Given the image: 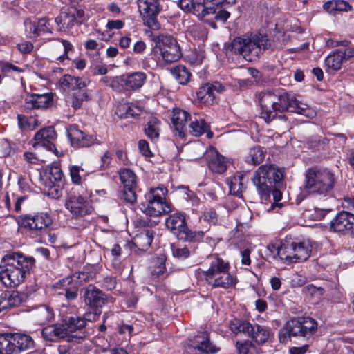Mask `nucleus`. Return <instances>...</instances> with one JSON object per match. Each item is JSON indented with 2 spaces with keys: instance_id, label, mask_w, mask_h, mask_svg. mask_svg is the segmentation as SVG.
<instances>
[{
  "instance_id": "1",
  "label": "nucleus",
  "mask_w": 354,
  "mask_h": 354,
  "mask_svg": "<svg viewBox=\"0 0 354 354\" xmlns=\"http://www.w3.org/2000/svg\"><path fill=\"white\" fill-rule=\"evenodd\" d=\"M259 102L261 106L260 115L266 122L275 119L278 113L290 110L291 112L313 118L316 113L314 109L304 103L292 93L286 92H263L259 94Z\"/></svg>"
},
{
  "instance_id": "2",
  "label": "nucleus",
  "mask_w": 354,
  "mask_h": 354,
  "mask_svg": "<svg viewBox=\"0 0 354 354\" xmlns=\"http://www.w3.org/2000/svg\"><path fill=\"white\" fill-rule=\"evenodd\" d=\"M283 178V172L272 165H262L253 174L252 182L261 200L271 202L268 211L282 206V203H279L282 197V193L279 189V187Z\"/></svg>"
},
{
  "instance_id": "3",
  "label": "nucleus",
  "mask_w": 354,
  "mask_h": 354,
  "mask_svg": "<svg viewBox=\"0 0 354 354\" xmlns=\"http://www.w3.org/2000/svg\"><path fill=\"white\" fill-rule=\"evenodd\" d=\"M35 266V259L19 252H8L0 263V281L8 288L22 283Z\"/></svg>"
},
{
  "instance_id": "4",
  "label": "nucleus",
  "mask_w": 354,
  "mask_h": 354,
  "mask_svg": "<svg viewBox=\"0 0 354 354\" xmlns=\"http://www.w3.org/2000/svg\"><path fill=\"white\" fill-rule=\"evenodd\" d=\"M270 49L273 50L271 41L267 35L261 33L252 34L247 37H236L230 46V51L250 62L257 60Z\"/></svg>"
},
{
  "instance_id": "5",
  "label": "nucleus",
  "mask_w": 354,
  "mask_h": 354,
  "mask_svg": "<svg viewBox=\"0 0 354 354\" xmlns=\"http://www.w3.org/2000/svg\"><path fill=\"white\" fill-rule=\"evenodd\" d=\"M206 263L208 268L204 271L206 282L212 288L228 289L234 286L237 279L230 272V265L217 255L207 257Z\"/></svg>"
},
{
  "instance_id": "6",
  "label": "nucleus",
  "mask_w": 354,
  "mask_h": 354,
  "mask_svg": "<svg viewBox=\"0 0 354 354\" xmlns=\"http://www.w3.org/2000/svg\"><path fill=\"white\" fill-rule=\"evenodd\" d=\"M334 174L328 169L313 167L305 176L304 190L310 194L326 195L334 187Z\"/></svg>"
},
{
  "instance_id": "7",
  "label": "nucleus",
  "mask_w": 354,
  "mask_h": 354,
  "mask_svg": "<svg viewBox=\"0 0 354 354\" xmlns=\"http://www.w3.org/2000/svg\"><path fill=\"white\" fill-rule=\"evenodd\" d=\"M167 194V189L164 186L151 188L145 194L144 201L141 203L142 212L146 215L154 217L171 212V204L166 201Z\"/></svg>"
},
{
  "instance_id": "8",
  "label": "nucleus",
  "mask_w": 354,
  "mask_h": 354,
  "mask_svg": "<svg viewBox=\"0 0 354 354\" xmlns=\"http://www.w3.org/2000/svg\"><path fill=\"white\" fill-rule=\"evenodd\" d=\"M35 344L28 335L21 333L0 334V354H20L33 349Z\"/></svg>"
},
{
  "instance_id": "9",
  "label": "nucleus",
  "mask_w": 354,
  "mask_h": 354,
  "mask_svg": "<svg viewBox=\"0 0 354 354\" xmlns=\"http://www.w3.org/2000/svg\"><path fill=\"white\" fill-rule=\"evenodd\" d=\"M317 328V324L312 318L292 319L279 332V341L285 344L291 336H300L308 339L315 333Z\"/></svg>"
},
{
  "instance_id": "10",
  "label": "nucleus",
  "mask_w": 354,
  "mask_h": 354,
  "mask_svg": "<svg viewBox=\"0 0 354 354\" xmlns=\"http://www.w3.org/2000/svg\"><path fill=\"white\" fill-rule=\"evenodd\" d=\"M312 246L306 242H296L286 239L280 244L278 257L288 263L306 261L310 256Z\"/></svg>"
},
{
  "instance_id": "11",
  "label": "nucleus",
  "mask_w": 354,
  "mask_h": 354,
  "mask_svg": "<svg viewBox=\"0 0 354 354\" xmlns=\"http://www.w3.org/2000/svg\"><path fill=\"white\" fill-rule=\"evenodd\" d=\"M166 226L178 239L186 241H195L203 236L202 231H192L189 229L185 215L181 212L170 214L166 219Z\"/></svg>"
},
{
  "instance_id": "12",
  "label": "nucleus",
  "mask_w": 354,
  "mask_h": 354,
  "mask_svg": "<svg viewBox=\"0 0 354 354\" xmlns=\"http://www.w3.org/2000/svg\"><path fill=\"white\" fill-rule=\"evenodd\" d=\"M151 36L155 44V50L160 52L162 62L170 64L180 59L182 53L175 38L168 35H152Z\"/></svg>"
},
{
  "instance_id": "13",
  "label": "nucleus",
  "mask_w": 354,
  "mask_h": 354,
  "mask_svg": "<svg viewBox=\"0 0 354 354\" xmlns=\"http://www.w3.org/2000/svg\"><path fill=\"white\" fill-rule=\"evenodd\" d=\"M17 223L20 227L24 228L32 234L40 236L47 232L53 223V220L47 213L41 212L35 215H22L18 218Z\"/></svg>"
},
{
  "instance_id": "14",
  "label": "nucleus",
  "mask_w": 354,
  "mask_h": 354,
  "mask_svg": "<svg viewBox=\"0 0 354 354\" xmlns=\"http://www.w3.org/2000/svg\"><path fill=\"white\" fill-rule=\"evenodd\" d=\"M230 328L234 333H243L252 337L258 344L266 343L270 337V332L268 328L258 324L253 326L245 321H232L230 322Z\"/></svg>"
},
{
  "instance_id": "15",
  "label": "nucleus",
  "mask_w": 354,
  "mask_h": 354,
  "mask_svg": "<svg viewBox=\"0 0 354 354\" xmlns=\"http://www.w3.org/2000/svg\"><path fill=\"white\" fill-rule=\"evenodd\" d=\"M143 24L153 30L160 28L158 16L162 10L160 0H137Z\"/></svg>"
},
{
  "instance_id": "16",
  "label": "nucleus",
  "mask_w": 354,
  "mask_h": 354,
  "mask_svg": "<svg viewBox=\"0 0 354 354\" xmlns=\"http://www.w3.org/2000/svg\"><path fill=\"white\" fill-rule=\"evenodd\" d=\"M65 207L76 218H82L93 212L90 201L81 195L69 194L66 199Z\"/></svg>"
},
{
  "instance_id": "17",
  "label": "nucleus",
  "mask_w": 354,
  "mask_h": 354,
  "mask_svg": "<svg viewBox=\"0 0 354 354\" xmlns=\"http://www.w3.org/2000/svg\"><path fill=\"white\" fill-rule=\"evenodd\" d=\"M187 352L193 354H215L219 348L210 342L209 333L206 331L201 332L193 338L187 340Z\"/></svg>"
},
{
  "instance_id": "18",
  "label": "nucleus",
  "mask_w": 354,
  "mask_h": 354,
  "mask_svg": "<svg viewBox=\"0 0 354 354\" xmlns=\"http://www.w3.org/2000/svg\"><path fill=\"white\" fill-rule=\"evenodd\" d=\"M82 297L84 304L90 309L102 310L108 302V297L101 290L93 285H88L82 290Z\"/></svg>"
},
{
  "instance_id": "19",
  "label": "nucleus",
  "mask_w": 354,
  "mask_h": 354,
  "mask_svg": "<svg viewBox=\"0 0 354 354\" xmlns=\"http://www.w3.org/2000/svg\"><path fill=\"white\" fill-rule=\"evenodd\" d=\"M62 323L66 329V332L68 342H72L75 339L77 340V342H80L86 337L88 333L85 331H81L82 329L85 328V322L84 319H81L80 316L66 317Z\"/></svg>"
},
{
  "instance_id": "20",
  "label": "nucleus",
  "mask_w": 354,
  "mask_h": 354,
  "mask_svg": "<svg viewBox=\"0 0 354 354\" xmlns=\"http://www.w3.org/2000/svg\"><path fill=\"white\" fill-rule=\"evenodd\" d=\"M57 138V133L53 127L43 128L37 131L34 137V142L32 144L34 148L38 146L43 147L57 155L58 151L54 145V141Z\"/></svg>"
},
{
  "instance_id": "21",
  "label": "nucleus",
  "mask_w": 354,
  "mask_h": 354,
  "mask_svg": "<svg viewBox=\"0 0 354 354\" xmlns=\"http://www.w3.org/2000/svg\"><path fill=\"white\" fill-rule=\"evenodd\" d=\"M331 229L343 234H354V214L341 212L330 222Z\"/></svg>"
},
{
  "instance_id": "22",
  "label": "nucleus",
  "mask_w": 354,
  "mask_h": 354,
  "mask_svg": "<svg viewBox=\"0 0 354 354\" xmlns=\"http://www.w3.org/2000/svg\"><path fill=\"white\" fill-rule=\"evenodd\" d=\"M223 86L220 82L207 83L201 86L196 92L198 102L207 106L212 104L216 95L223 91Z\"/></svg>"
},
{
  "instance_id": "23",
  "label": "nucleus",
  "mask_w": 354,
  "mask_h": 354,
  "mask_svg": "<svg viewBox=\"0 0 354 354\" xmlns=\"http://www.w3.org/2000/svg\"><path fill=\"white\" fill-rule=\"evenodd\" d=\"M25 32L30 38H36L44 33H52L48 18H41L32 21L26 19L24 21Z\"/></svg>"
},
{
  "instance_id": "24",
  "label": "nucleus",
  "mask_w": 354,
  "mask_h": 354,
  "mask_svg": "<svg viewBox=\"0 0 354 354\" xmlns=\"http://www.w3.org/2000/svg\"><path fill=\"white\" fill-rule=\"evenodd\" d=\"M190 114L179 108H174L171 115V122L174 128L175 136L183 138L187 131L186 124L191 120Z\"/></svg>"
},
{
  "instance_id": "25",
  "label": "nucleus",
  "mask_w": 354,
  "mask_h": 354,
  "mask_svg": "<svg viewBox=\"0 0 354 354\" xmlns=\"http://www.w3.org/2000/svg\"><path fill=\"white\" fill-rule=\"evenodd\" d=\"M209 169L215 173L221 174L227 169L225 158L214 147L210 148L206 154Z\"/></svg>"
},
{
  "instance_id": "26",
  "label": "nucleus",
  "mask_w": 354,
  "mask_h": 354,
  "mask_svg": "<svg viewBox=\"0 0 354 354\" xmlns=\"http://www.w3.org/2000/svg\"><path fill=\"white\" fill-rule=\"evenodd\" d=\"M66 330L63 323H57L44 327L41 330V335L46 341L57 342L60 339H68Z\"/></svg>"
},
{
  "instance_id": "27",
  "label": "nucleus",
  "mask_w": 354,
  "mask_h": 354,
  "mask_svg": "<svg viewBox=\"0 0 354 354\" xmlns=\"http://www.w3.org/2000/svg\"><path fill=\"white\" fill-rule=\"evenodd\" d=\"M122 80L124 84V90L127 91H136L140 88L146 81V75L142 72H134L123 75Z\"/></svg>"
},
{
  "instance_id": "28",
  "label": "nucleus",
  "mask_w": 354,
  "mask_h": 354,
  "mask_svg": "<svg viewBox=\"0 0 354 354\" xmlns=\"http://www.w3.org/2000/svg\"><path fill=\"white\" fill-rule=\"evenodd\" d=\"M24 299V294L15 291H5L0 295V306L2 310L19 306Z\"/></svg>"
},
{
  "instance_id": "29",
  "label": "nucleus",
  "mask_w": 354,
  "mask_h": 354,
  "mask_svg": "<svg viewBox=\"0 0 354 354\" xmlns=\"http://www.w3.org/2000/svg\"><path fill=\"white\" fill-rule=\"evenodd\" d=\"M59 83L63 87H66L72 90L83 91L82 88L88 85L90 80L87 78L64 75L59 80Z\"/></svg>"
},
{
  "instance_id": "30",
  "label": "nucleus",
  "mask_w": 354,
  "mask_h": 354,
  "mask_svg": "<svg viewBox=\"0 0 354 354\" xmlns=\"http://www.w3.org/2000/svg\"><path fill=\"white\" fill-rule=\"evenodd\" d=\"M32 316L39 324H45L51 322L54 318L53 309L46 305H41L32 310Z\"/></svg>"
},
{
  "instance_id": "31",
  "label": "nucleus",
  "mask_w": 354,
  "mask_h": 354,
  "mask_svg": "<svg viewBox=\"0 0 354 354\" xmlns=\"http://www.w3.org/2000/svg\"><path fill=\"white\" fill-rule=\"evenodd\" d=\"M53 100V95L49 93L44 94H33L26 99L28 107L33 109H46Z\"/></svg>"
},
{
  "instance_id": "32",
  "label": "nucleus",
  "mask_w": 354,
  "mask_h": 354,
  "mask_svg": "<svg viewBox=\"0 0 354 354\" xmlns=\"http://www.w3.org/2000/svg\"><path fill=\"white\" fill-rule=\"evenodd\" d=\"M153 235L154 232L151 229L143 230L135 236L133 243L140 250L146 251L153 241Z\"/></svg>"
},
{
  "instance_id": "33",
  "label": "nucleus",
  "mask_w": 354,
  "mask_h": 354,
  "mask_svg": "<svg viewBox=\"0 0 354 354\" xmlns=\"http://www.w3.org/2000/svg\"><path fill=\"white\" fill-rule=\"evenodd\" d=\"M248 179L245 174L238 173L228 181L230 192L234 195H239L245 189Z\"/></svg>"
},
{
  "instance_id": "34",
  "label": "nucleus",
  "mask_w": 354,
  "mask_h": 354,
  "mask_svg": "<svg viewBox=\"0 0 354 354\" xmlns=\"http://www.w3.org/2000/svg\"><path fill=\"white\" fill-rule=\"evenodd\" d=\"M142 112V107L136 104H121L117 107L116 113L121 118L135 117Z\"/></svg>"
},
{
  "instance_id": "35",
  "label": "nucleus",
  "mask_w": 354,
  "mask_h": 354,
  "mask_svg": "<svg viewBox=\"0 0 354 354\" xmlns=\"http://www.w3.org/2000/svg\"><path fill=\"white\" fill-rule=\"evenodd\" d=\"M145 132L152 141L158 140L160 132V121L156 118H151L145 127Z\"/></svg>"
},
{
  "instance_id": "36",
  "label": "nucleus",
  "mask_w": 354,
  "mask_h": 354,
  "mask_svg": "<svg viewBox=\"0 0 354 354\" xmlns=\"http://www.w3.org/2000/svg\"><path fill=\"white\" fill-rule=\"evenodd\" d=\"M166 257L165 254H160L152 259L151 266L149 267L151 275L154 278H158L163 274L165 271Z\"/></svg>"
},
{
  "instance_id": "37",
  "label": "nucleus",
  "mask_w": 354,
  "mask_h": 354,
  "mask_svg": "<svg viewBox=\"0 0 354 354\" xmlns=\"http://www.w3.org/2000/svg\"><path fill=\"white\" fill-rule=\"evenodd\" d=\"M344 62L342 50H337L326 58L325 64L328 68L337 71L340 69Z\"/></svg>"
},
{
  "instance_id": "38",
  "label": "nucleus",
  "mask_w": 354,
  "mask_h": 354,
  "mask_svg": "<svg viewBox=\"0 0 354 354\" xmlns=\"http://www.w3.org/2000/svg\"><path fill=\"white\" fill-rule=\"evenodd\" d=\"M191 12L199 19H202L207 15L214 14L216 12V9L214 6H208L207 3L198 2L194 3Z\"/></svg>"
},
{
  "instance_id": "39",
  "label": "nucleus",
  "mask_w": 354,
  "mask_h": 354,
  "mask_svg": "<svg viewBox=\"0 0 354 354\" xmlns=\"http://www.w3.org/2000/svg\"><path fill=\"white\" fill-rule=\"evenodd\" d=\"M171 72L174 77L180 84H186L189 81L191 73L184 66H176L171 70Z\"/></svg>"
},
{
  "instance_id": "40",
  "label": "nucleus",
  "mask_w": 354,
  "mask_h": 354,
  "mask_svg": "<svg viewBox=\"0 0 354 354\" xmlns=\"http://www.w3.org/2000/svg\"><path fill=\"white\" fill-rule=\"evenodd\" d=\"M189 132L194 136H200L209 130V127L203 119L190 120Z\"/></svg>"
},
{
  "instance_id": "41",
  "label": "nucleus",
  "mask_w": 354,
  "mask_h": 354,
  "mask_svg": "<svg viewBox=\"0 0 354 354\" xmlns=\"http://www.w3.org/2000/svg\"><path fill=\"white\" fill-rule=\"evenodd\" d=\"M120 178L124 187H136V176L129 169H123L120 172Z\"/></svg>"
},
{
  "instance_id": "42",
  "label": "nucleus",
  "mask_w": 354,
  "mask_h": 354,
  "mask_svg": "<svg viewBox=\"0 0 354 354\" xmlns=\"http://www.w3.org/2000/svg\"><path fill=\"white\" fill-rule=\"evenodd\" d=\"M71 279L66 278L60 281V286L63 288V292L59 295H64L68 301L75 300L77 297V288L76 286L68 287L71 283Z\"/></svg>"
},
{
  "instance_id": "43",
  "label": "nucleus",
  "mask_w": 354,
  "mask_h": 354,
  "mask_svg": "<svg viewBox=\"0 0 354 354\" xmlns=\"http://www.w3.org/2000/svg\"><path fill=\"white\" fill-rule=\"evenodd\" d=\"M264 159V153L260 147L251 148L245 158L246 162L253 165L260 164Z\"/></svg>"
},
{
  "instance_id": "44",
  "label": "nucleus",
  "mask_w": 354,
  "mask_h": 354,
  "mask_svg": "<svg viewBox=\"0 0 354 354\" xmlns=\"http://www.w3.org/2000/svg\"><path fill=\"white\" fill-rule=\"evenodd\" d=\"M89 100V96L86 90L77 91L71 96V106L75 109H80L83 102Z\"/></svg>"
},
{
  "instance_id": "45",
  "label": "nucleus",
  "mask_w": 354,
  "mask_h": 354,
  "mask_svg": "<svg viewBox=\"0 0 354 354\" xmlns=\"http://www.w3.org/2000/svg\"><path fill=\"white\" fill-rule=\"evenodd\" d=\"M85 133L78 129L77 127L72 126L68 130V136L70 138L72 145L77 147L80 146V143L84 140Z\"/></svg>"
},
{
  "instance_id": "46",
  "label": "nucleus",
  "mask_w": 354,
  "mask_h": 354,
  "mask_svg": "<svg viewBox=\"0 0 354 354\" xmlns=\"http://www.w3.org/2000/svg\"><path fill=\"white\" fill-rule=\"evenodd\" d=\"M236 346L239 354H254L257 352L256 346L249 340H246L243 342L237 341Z\"/></svg>"
},
{
  "instance_id": "47",
  "label": "nucleus",
  "mask_w": 354,
  "mask_h": 354,
  "mask_svg": "<svg viewBox=\"0 0 354 354\" xmlns=\"http://www.w3.org/2000/svg\"><path fill=\"white\" fill-rule=\"evenodd\" d=\"M187 34L192 36L194 39H203L206 35V29L200 24H193L188 27Z\"/></svg>"
},
{
  "instance_id": "48",
  "label": "nucleus",
  "mask_w": 354,
  "mask_h": 354,
  "mask_svg": "<svg viewBox=\"0 0 354 354\" xmlns=\"http://www.w3.org/2000/svg\"><path fill=\"white\" fill-rule=\"evenodd\" d=\"M69 171L72 182L74 184L80 185L82 182L80 173L84 172V169L80 166L73 165L69 167Z\"/></svg>"
},
{
  "instance_id": "49",
  "label": "nucleus",
  "mask_w": 354,
  "mask_h": 354,
  "mask_svg": "<svg viewBox=\"0 0 354 354\" xmlns=\"http://www.w3.org/2000/svg\"><path fill=\"white\" fill-rule=\"evenodd\" d=\"M91 310H92L86 311L82 316H80L81 319H84L85 322V326H86L87 322H93L97 321L102 313V310L97 309Z\"/></svg>"
},
{
  "instance_id": "50",
  "label": "nucleus",
  "mask_w": 354,
  "mask_h": 354,
  "mask_svg": "<svg viewBox=\"0 0 354 354\" xmlns=\"http://www.w3.org/2000/svg\"><path fill=\"white\" fill-rule=\"evenodd\" d=\"M58 40L59 41L62 42V47L64 48V52H63V54L57 56L56 57V59L61 62H63L65 59H68V53L70 50H73V46L72 44L68 41L67 40H65V39H58Z\"/></svg>"
},
{
  "instance_id": "51",
  "label": "nucleus",
  "mask_w": 354,
  "mask_h": 354,
  "mask_svg": "<svg viewBox=\"0 0 354 354\" xmlns=\"http://www.w3.org/2000/svg\"><path fill=\"white\" fill-rule=\"evenodd\" d=\"M136 187H124L123 198L125 201L133 204L136 201Z\"/></svg>"
},
{
  "instance_id": "52",
  "label": "nucleus",
  "mask_w": 354,
  "mask_h": 354,
  "mask_svg": "<svg viewBox=\"0 0 354 354\" xmlns=\"http://www.w3.org/2000/svg\"><path fill=\"white\" fill-rule=\"evenodd\" d=\"M64 25L62 27H60L59 30H62L63 29H71L73 26L75 22L76 21L75 17H74L73 13H66L64 12Z\"/></svg>"
},
{
  "instance_id": "53",
  "label": "nucleus",
  "mask_w": 354,
  "mask_h": 354,
  "mask_svg": "<svg viewBox=\"0 0 354 354\" xmlns=\"http://www.w3.org/2000/svg\"><path fill=\"white\" fill-rule=\"evenodd\" d=\"M173 255L180 259H187L189 254L190 252L187 247H174L172 248Z\"/></svg>"
},
{
  "instance_id": "54",
  "label": "nucleus",
  "mask_w": 354,
  "mask_h": 354,
  "mask_svg": "<svg viewBox=\"0 0 354 354\" xmlns=\"http://www.w3.org/2000/svg\"><path fill=\"white\" fill-rule=\"evenodd\" d=\"M63 173L61 168L58 166H53L49 171V178L55 182L60 181L62 178Z\"/></svg>"
},
{
  "instance_id": "55",
  "label": "nucleus",
  "mask_w": 354,
  "mask_h": 354,
  "mask_svg": "<svg viewBox=\"0 0 354 354\" xmlns=\"http://www.w3.org/2000/svg\"><path fill=\"white\" fill-rule=\"evenodd\" d=\"M1 68L3 73L9 74L11 72L21 73L23 70L9 62H2Z\"/></svg>"
},
{
  "instance_id": "56",
  "label": "nucleus",
  "mask_w": 354,
  "mask_h": 354,
  "mask_svg": "<svg viewBox=\"0 0 354 354\" xmlns=\"http://www.w3.org/2000/svg\"><path fill=\"white\" fill-rule=\"evenodd\" d=\"M124 80L123 75L120 77H113L112 80L110 84V86L115 91H120L121 90H124V84L122 83Z\"/></svg>"
},
{
  "instance_id": "57",
  "label": "nucleus",
  "mask_w": 354,
  "mask_h": 354,
  "mask_svg": "<svg viewBox=\"0 0 354 354\" xmlns=\"http://www.w3.org/2000/svg\"><path fill=\"white\" fill-rule=\"evenodd\" d=\"M190 151L194 153V158H198L205 153V147L200 142H194L190 146Z\"/></svg>"
},
{
  "instance_id": "58",
  "label": "nucleus",
  "mask_w": 354,
  "mask_h": 354,
  "mask_svg": "<svg viewBox=\"0 0 354 354\" xmlns=\"http://www.w3.org/2000/svg\"><path fill=\"white\" fill-rule=\"evenodd\" d=\"M193 0H178V6L185 12H191L193 6Z\"/></svg>"
},
{
  "instance_id": "59",
  "label": "nucleus",
  "mask_w": 354,
  "mask_h": 354,
  "mask_svg": "<svg viewBox=\"0 0 354 354\" xmlns=\"http://www.w3.org/2000/svg\"><path fill=\"white\" fill-rule=\"evenodd\" d=\"M204 219L207 222L215 224L216 223L217 219V214L214 209H208L204 212Z\"/></svg>"
},
{
  "instance_id": "60",
  "label": "nucleus",
  "mask_w": 354,
  "mask_h": 354,
  "mask_svg": "<svg viewBox=\"0 0 354 354\" xmlns=\"http://www.w3.org/2000/svg\"><path fill=\"white\" fill-rule=\"evenodd\" d=\"M111 157L109 151L104 153V154L101 157L100 159V168L101 169H104L109 167L111 163Z\"/></svg>"
},
{
  "instance_id": "61",
  "label": "nucleus",
  "mask_w": 354,
  "mask_h": 354,
  "mask_svg": "<svg viewBox=\"0 0 354 354\" xmlns=\"http://www.w3.org/2000/svg\"><path fill=\"white\" fill-rule=\"evenodd\" d=\"M323 7L330 14H333L335 11H338L337 1H328L324 4Z\"/></svg>"
},
{
  "instance_id": "62",
  "label": "nucleus",
  "mask_w": 354,
  "mask_h": 354,
  "mask_svg": "<svg viewBox=\"0 0 354 354\" xmlns=\"http://www.w3.org/2000/svg\"><path fill=\"white\" fill-rule=\"evenodd\" d=\"M138 147L140 152L145 156H149L151 151L149 148L148 142L145 140H140L138 142Z\"/></svg>"
},
{
  "instance_id": "63",
  "label": "nucleus",
  "mask_w": 354,
  "mask_h": 354,
  "mask_svg": "<svg viewBox=\"0 0 354 354\" xmlns=\"http://www.w3.org/2000/svg\"><path fill=\"white\" fill-rule=\"evenodd\" d=\"M251 251L250 250L246 248L241 252V263L243 265L249 266L250 265L251 260H250V255Z\"/></svg>"
},
{
  "instance_id": "64",
  "label": "nucleus",
  "mask_w": 354,
  "mask_h": 354,
  "mask_svg": "<svg viewBox=\"0 0 354 354\" xmlns=\"http://www.w3.org/2000/svg\"><path fill=\"white\" fill-rule=\"evenodd\" d=\"M230 16V13L225 10H219L215 15V19L225 23Z\"/></svg>"
}]
</instances>
